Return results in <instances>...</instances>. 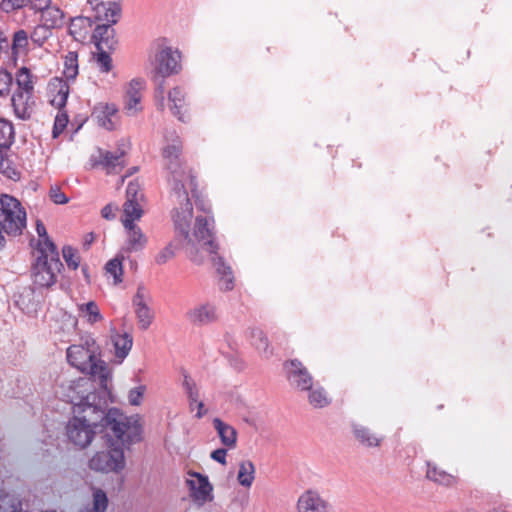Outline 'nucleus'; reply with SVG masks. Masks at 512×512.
I'll list each match as a JSON object with an SVG mask.
<instances>
[{
    "mask_svg": "<svg viewBox=\"0 0 512 512\" xmlns=\"http://www.w3.org/2000/svg\"><path fill=\"white\" fill-rule=\"evenodd\" d=\"M89 380L73 381L66 394L72 404L73 417L66 426L70 442L86 448L100 433L110 436V432L121 444H135L142 440V424L138 416H126L118 408H109L111 391L102 393L91 391Z\"/></svg>",
    "mask_w": 512,
    "mask_h": 512,
    "instance_id": "obj_1",
    "label": "nucleus"
},
{
    "mask_svg": "<svg viewBox=\"0 0 512 512\" xmlns=\"http://www.w3.org/2000/svg\"><path fill=\"white\" fill-rule=\"evenodd\" d=\"M181 152V142L176 140L164 147L162 155L168 171L167 182L170 188V197L174 203L179 204V207H176L172 214L175 230L185 240L191 242L189 232L193 206L188 196L187 185L192 195L195 196L197 183L192 171L183 166L180 159Z\"/></svg>",
    "mask_w": 512,
    "mask_h": 512,
    "instance_id": "obj_2",
    "label": "nucleus"
},
{
    "mask_svg": "<svg viewBox=\"0 0 512 512\" xmlns=\"http://www.w3.org/2000/svg\"><path fill=\"white\" fill-rule=\"evenodd\" d=\"M67 361L71 366L90 376L85 379L90 381L91 391L95 390L96 393H102L104 390L110 391L111 372L105 361L76 344L68 347Z\"/></svg>",
    "mask_w": 512,
    "mask_h": 512,
    "instance_id": "obj_3",
    "label": "nucleus"
},
{
    "mask_svg": "<svg viewBox=\"0 0 512 512\" xmlns=\"http://www.w3.org/2000/svg\"><path fill=\"white\" fill-rule=\"evenodd\" d=\"M193 237L197 242L202 243L203 248L212 256L211 261L224 282V286L221 287V289L225 291L232 290L234 287V277L231 267L227 265L223 257L219 256L217 253L219 246L214 240L213 216H196Z\"/></svg>",
    "mask_w": 512,
    "mask_h": 512,
    "instance_id": "obj_4",
    "label": "nucleus"
},
{
    "mask_svg": "<svg viewBox=\"0 0 512 512\" xmlns=\"http://www.w3.org/2000/svg\"><path fill=\"white\" fill-rule=\"evenodd\" d=\"M107 438L108 449L96 452L88 462L91 470L102 473H119L125 468V456L123 447L131 444H121L112 432Z\"/></svg>",
    "mask_w": 512,
    "mask_h": 512,
    "instance_id": "obj_5",
    "label": "nucleus"
},
{
    "mask_svg": "<svg viewBox=\"0 0 512 512\" xmlns=\"http://www.w3.org/2000/svg\"><path fill=\"white\" fill-rule=\"evenodd\" d=\"M180 52L171 47L162 48L156 55L155 74L153 76L157 88L155 98L159 109H164V84L165 78L177 74L181 70Z\"/></svg>",
    "mask_w": 512,
    "mask_h": 512,
    "instance_id": "obj_6",
    "label": "nucleus"
},
{
    "mask_svg": "<svg viewBox=\"0 0 512 512\" xmlns=\"http://www.w3.org/2000/svg\"><path fill=\"white\" fill-rule=\"evenodd\" d=\"M0 226L9 236L21 235L26 227V211L20 201L8 194L0 197Z\"/></svg>",
    "mask_w": 512,
    "mask_h": 512,
    "instance_id": "obj_7",
    "label": "nucleus"
},
{
    "mask_svg": "<svg viewBox=\"0 0 512 512\" xmlns=\"http://www.w3.org/2000/svg\"><path fill=\"white\" fill-rule=\"evenodd\" d=\"M63 269L60 258L54 254V259L47 255H38L32 265V279L34 285L40 288H49L57 281V274Z\"/></svg>",
    "mask_w": 512,
    "mask_h": 512,
    "instance_id": "obj_8",
    "label": "nucleus"
},
{
    "mask_svg": "<svg viewBox=\"0 0 512 512\" xmlns=\"http://www.w3.org/2000/svg\"><path fill=\"white\" fill-rule=\"evenodd\" d=\"M284 369L291 386L301 391L311 390L313 377L307 368L297 359L285 362Z\"/></svg>",
    "mask_w": 512,
    "mask_h": 512,
    "instance_id": "obj_9",
    "label": "nucleus"
},
{
    "mask_svg": "<svg viewBox=\"0 0 512 512\" xmlns=\"http://www.w3.org/2000/svg\"><path fill=\"white\" fill-rule=\"evenodd\" d=\"M93 24H116L121 17V7L116 2H98L93 8Z\"/></svg>",
    "mask_w": 512,
    "mask_h": 512,
    "instance_id": "obj_10",
    "label": "nucleus"
},
{
    "mask_svg": "<svg viewBox=\"0 0 512 512\" xmlns=\"http://www.w3.org/2000/svg\"><path fill=\"white\" fill-rule=\"evenodd\" d=\"M299 512H332V505L323 499L317 492L306 491L297 503Z\"/></svg>",
    "mask_w": 512,
    "mask_h": 512,
    "instance_id": "obj_11",
    "label": "nucleus"
},
{
    "mask_svg": "<svg viewBox=\"0 0 512 512\" xmlns=\"http://www.w3.org/2000/svg\"><path fill=\"white\" fill-rule=\"evenodd\" d=\"M115 24H97L93 35L92 40L96 46L97 50H114L118 43L115 36V29L113 28Z\"/></svg>",
    "mask_w": 512,
    "mask_h": 512,
    "instance_id": "obj_12",
    "label": "nucleus"
},
{
    "mask_svg": "<svg viewBox=\"0 0 512 512\" xmlns=\"http://www.w3.org/2000/svg\"><path fill=\"white\" fill-rule=\"evenodd\" d=\"M33 94L20 91H14L11 96V104L15 116L21 120H28L33 113Z\"/></svg>",
    "mask_w": 512,
    "mask_h": 512,
    "instance_id": "obj_13",
    "label": "nucleus"
},
{
    "mask_svg": "<svg viewBox=\"0 0 512 512\" xmlns=\"http://www.w3.org/2000/svg\"><path fill=\"white\" fill-rule=\"evenodd\" d=\"M126 233L125 244L122 251L126 253L138 252L145 248L147 237L136 224H123Z\"/></svg>",
    "mask_w": 512,
    "mask_h": 512,
    "instance_id": "obj_14",
    "label": "nucleus"
},
{
    "mask_svg": "<svg viewBox=\"0 0 512 512\" xmlns=\"http://www.w3.org/2000/svg\"><path fill=\"white\" fill-rule=\"evenodd\" d=\"M187 320L198 326L207 325L217 319L216 308L210 303L200 304L186 312Z\"/></svg>",
    "mask_w": 512,
    "mask_h": 512,
    "instance_id": "obj_15",
    "label": "nucleus"
},
{
    "mask_svg": "<svg viewBox=\"0 0 512 512\" xmlns=\"http://www.w3.org/2000/svg\"><path fill=\"white\" fill-rule=\"evenodd\" d=\"M192 476L196 477V480H187V485L193 499L202 502L210 500L213 488L208 481V477L197 472H194Z\"/></svg>",
    "mask_w": 512,
    "mask_h": 512,
    "instance_id": "obj_16",
    "label": "nucleus"
},
{
    "mask_svg": "<svg viewBox=\"0 0 512 512\" xmlns=\"http://www.w3.org/2000/svg\"><path fill=\"white\" fill-rule=\"evenodd\" d=\"M117 112L118 109L115 104L99 103L94 107L92 117L97 120L99 126L111 131L115 128V123L112 118Z\"/></svg>",
    "mask_w": 512,
    "mask_h": 512,
    "instance_id": "obj_17",
    "label": "nucleus"
},
{
    "mask_svg": "<svg viewBox=\"0 0 512 512\" xmlns=\"http://www.w3.org/2000/svg\"><path fill=\"white\" fill-rule=\"evenodd\" d=\"M145 82L143 79H132L128 85L125 96V109L133 111L134 113L141 110V90L144 88Z\"/></svg>",
    "mask_w": 512,
    "mask_h": 512,
    "instance_id": "obj_18",
    "label": "nucleus"
},
{
    "mask_svg": "<svg viewBox=\"0 0 512 512\" xmlns=\"http://www.w3.org/2000/svg\"><path fill=\"white\" fill-rule=\"evenodd\" d=\"M111 342L114 347L115 351V358L117 359V363H122L123 360L128 356L132 345H133V337L131 334L124 332V333H117L112 332L111 334Z\"/></svg>",
    "mask_w": 512,
    "mask_h": 512,
    "instance_id": "obj_19",
    "label": "nucleus"
},
{
    "mask_svg": "<svg viewBox=\"0 0 512 512\" xmlns=\"http://www.w3.org/2000/svg\"><path fill=\"white\" fill-rule=\"evenodd\" d=\"M352 431L355 439L366 448L380 446L383 437L377 436L370 428L361 424H352Z\"/></svg>",
    "mask_w": 512,
    "mask_h": 512,
    "instance_id": "obj_20",
    "label": "nucleus"
},
{
    "mask_svg": "<svg viewBox=\"0 0 512 512\" xmlns=\"http://www.w3.org/2000/svg\"><path fill=\"white\" fill-rule=\"evenodd\" d=\"M93 26V19L89 16H77L71 19L68 30L69 34L77 41L86 39Z\"/></svg>",
    "mask_w": 512,
    "mask_h": 512,
    "instance_id": "obj_21",
    "label": "nucleus"
},
{
    "mask_svg": "<svg viewBox=\"0 0 512 512\" xmlns=\"http://www.w3.org/2000/svg\"><path fill=\"white\" fill-rule=\"evenodd\" d=\"M212 423L214 429L218 433L221 443L228 448H234L237 443L236 429L222 421L220 418H214Z\"/></svg>",
    "mask_w": 512,
    "mask_h": 512,
    "instance_id": "obj_22",
    "label": "nucleus"
},
{
    "mask_svg": "<svg viewBox=\"0 0 512 512\" xmlns=\"http://www.w3.org/2000/svg\"><path fill=\"white\" fill-rule=\"evenodd\" d=\"M41 12V24L53 29L61 28L64 25V12L57 6H47Z\"/></svg>",
    "mask_w": 512,
    "mask_h": 512,
    "instance_id": "obj_23",
    "label": "nucleus"
},
{
    "mask_svg": "<svg viewBox=\"0 0 512 512\" xmlns=\"http://www.w3.org/2000/svg\"><path fill=\"white\" fill-rule=\"evenodd\" d=\"M13 78L16 82L15 91L34 93L36 76L30 71L29 68L25 66L19 68L15 73V77Z\"/></svg>",
    "mask_w": 512,
    "mask_h": 512,
    "instance_id": "obj_24",
    "label": "nucleus"
},
{
    "mask_svg": "<svg viewBox=\"0 0 512 512\" xmlns=\"http://www.w3.org/2000/svg\"><path fill=\"white\" fill-rule=\"evenodd\" d=\"M125 150L118 149L116 152L106 151L102 154L101 163L108 170V173L118 172L124 166Z\"/></svg>",
    "mask_w": 512,
    "mask_h": 512,
    "instance_id": "obj_25",
    "label": "nucleus"
},
{
    "mask_svg": "<svg viewBox=\"0 0 512 512\" xmlns=\"http://www.w3.org/2000/svg\"><path fill=\"white\" fill-rule=\"evenodd\" d=\"M15 140V131L13 124L5 119H0V152H6L10 149Z\"/></svg>",
    "mask_w": 512,
    "mask_h": 512,
    "instance_id": "obj_26",
    "label": "nucleus"
},
{
    "mask_svg": "<svg viewBox=\"0 0 512 512\" xmlns=\"http://www.w3.org/2000/svg\"><path fill=\"white\" fill-rule=\"evenodd\" d=\"M255 465L250 460H243L239 464L237 480L243 487H251L255 479Z\"/></svg>",
    "mask_w": 512,
    "mask_h": 512,
    "instance_id": "obj_27",
    "label": "nucleus"
},
{
    "mask_svg": "<svg viewBox=\"0 0 512 512\" xmlns=\"http://www.w3.org/2000/svg\"><path fill=\"white\" fill-rule=\"evenodd\" d=\"M30 37L24 29H19L13 34L12 44H10L11 54L17 57L21 53L28 52Z\"/></svg>",
    "mask_w": 512,
    "mask_h": 512,
    "instance_id": "obj_28",
    "label": "nucleus"
},
{
    "mask_svg": "<svg viewBox=\"0 0 512 512\" xmlns=\"http://www.w3.org/2000/svg\"><path fill=\"white\" fill-rule=\"evenodd\" d=\"M169 101L172 103L171 111L180 121L184 122V115L181 113V108L185 104V95L180 87L173 88L168 94Z\"/></svg>",
    "mask_w": 512,
    "mask_h": 512,
    "instance_id": "obj_29",
    "label": "nucleus"
},
{
    "mask_svg": "<svg viewBox=\"0 0 512 512\" xmlns=\"http://www.w3.org/2000/svg\"><path fill=\"white\" fill-rule=\"evenodd\" d=\"M251 343L265 357H269L272 354L269 340L261 329L254 328L251 330Z\"/></svg>",
    "mask_w": 512,
    "mask_h": 512,
    "instance_id": "obj_30",
    "label": "nucleus"
},
{
    "mask_svg": "<svg viewBox=\"0 0 512 512\" xmlns=\"http://www.w3.org/2000/svg\"><path fill=\"white\" fill-rule=\"evenodd\" d=\"M426 477L433 482L447 486L452 484L454 480L452 475L448 474L444 470L439 469L436 465L432 464L431 462H427Z\"/></svg>",
    "mask_w": 512,
    "mask_h": 512,
    "instance_id": "obj_31",
    "label": "nucleus"
},
{
    "mask_svg": "<svg viewBox=\"0 0 512 512\" xmlns=\"http://www.w3.org/2000/svg\"><path fill=\"white\" fill-rule=\"evenodd\" d=\"M124 219L123 224H135L136 220H139L143 214V210L140 206V202L126 200L123 205Z\"/></svg>",
    "mask_w": 512,
    "mask_h": 512,
    "instance_id": "obj_32",
    "label": "nucleus"
},
{
    "mask_svg": "<svg viewBox=\"0 0 512 512\" xmlns=\"http://www.w3.org/2000/svg\"><path fill=\"white\" fill-rule=\"evenodd\" d=\"M63 74L65 78L75 80L78 75V54L77 52L69 51L64 58V70Z\"/></svg>",
    "mask_w": 512,
    "mask_h": 512,
    "instance_id": "obj_33",
    "label": "nucleus"
},
{
    "mask_svg": "<svg viewBox=\"0 0 512 512\" xmlns=\"http://www.w3.org/2000/svg\"><path fill=\"white\" fill-rule=\"evenodd\" d=\"M0 173L10 180H20L21 173L13 162L5 156V152H0Z\"/></svg>",
    "mask_w": 512,
    "mask_h": 512,
    "instance_id": "obj_34",
    "label": "nucleus"
},
{
    "mask_svg": "<svg viewBox=\"0 0 512 512\" xmlns=\"http://www.w3.org/2000/svg\"><path fill=\"white\" fill-rule=\"evenodd\" d=\"M79 310L84 317H87V321L90 324L97 323L103 319L99 307L94 301H89L85 304L80 305Z\"/></svg>",
    "mask_w": 512,
    "mask_h": 512,
    "instance_id": "obj_35",
    "label": "nucleus"
},
{
    "mask_svg": "<svg viewBox=\"0 0 512 512\" xmlns=\"http://www.w3.org/2000/svg\"><path fill=\"white\" fill-rule=\"evenodd\" d=\"M52 36V30L43 24H39L34 27L30 40L37 47H42L44 43Z\"/></svg>",
    "mask_w": 512,
    "mask_h": 512,
    "instance_id": "obj_36",
    "label": "nucleus"
},
{
    "mask_svg": "<svg viewBox=\"0 0 512 512\" xmlns=\"http://www.w3.org/2000/svg\"><path fill=\"white\" fill-rule=\"evenodd\" d=\"M308 395L309 403L315 408H323L329 404V399L325 390L321 387H317L309 390Z\"/></svg>",
    "mask_w": 512,
    "mask_h": 512,
    "instance_id": "obj_37",
    "label": "nucleus"
},
{
    "mask_svg": "<svg viewBox=\"0 0 512 512\" xmlns=\"http://www.w3.org/2000/svg\"><path fill=\"white\" fill-rule=\"evenodd\" d=\"M122 258L118 256L109 260L105 265L106 272L111 274L114 278V283L118 284L123 281V266H122Z\"/></svg>",
    "mask_w": 512,
    "mask_h": 512,
    "instance_id": "obj_38",
    "label": "nucleus"
},
{
    "mask_svg": "<svg viewBox=\"0 0 512 512\" xmlns=\"http://www.w3.org/2000/svg\"><path fill=\"white\" fill-rule=\"evenodd\" d=\"M135 313L139 322V327L142 330H147L153 321V313L147 305H142L135 308Z\"/></svg>",
    "mask_w": 512,
    "mask_h": 512,
    "instance_id": "obj_39",
    "label": "nucleus"
},
{
    "mask_svg": "<svg viewBox=\"0 0 512 512\" xmlns=\"http://www.w3.org/2000/svg\"><path fill=\"white\" fill-rule=\"evenodd\" d=\"M62 256L67 264V266L72 269L76 270L80 265V255L74 247L70 245H65L62 248Z\"/></svg>",
    "mask_w": 512,
    "mask_h": 512,
    "instance_id": "obj_40",
    "label": "nucleus"
},
{
    "mask_svg": "<svg viewBox=\"0 0 512 512\" xmlns=\"http://www.w3.org/2000/svg\"><path fill=\"white\" fill-rule=\"evenodd\" d=\"M69 95V85L66 82H59L57 94L51 100V104L61 111L65 107Z\"/></svg>",
    "mask_w": 512,
    "mask_h": 512,
    "instance_id": "obj_41",
    "label": "nucleus"
},
{
    "mask_svg": "<svg viewBox=\"0 0 512 512\" xmlns=\"http://www.w3.org/2000/svg\"><path fill=\"white\" fill-rule=\"evenodd\" d=\"M37 251L38 255L44 254L51 259H54V254L59 257L57 247L49 236L39 239Z\"/></svg>",
    "mask_w": 512,
    "mask_h": 512,
    "instance_id": "obj_42",
    "label": "nucleus"
},
{
    "mask_svg": "<svg viewBox=\"0 0 512 512\" xmlns=\"http://www.w3.org/2000/svg\"><path fill=\"white\" fill-rule=\"evenodd\" d=\"M110 50H97L95 61L102 73H108L112 70V58L109 54Z\"/></svg>",
    "mask_w": 512,
    "mask_h": 512,
    "instance_id": "obj_43",
    "label": "nucleus"
},
{
    "mask_svg": "<svg viewBox=\"0 0 512 512\" xmlns=\"http://www.w3.org/2000/svg\"><path fill=\"white\" fill-rule=\"evenodd\" d=\"M13 76L4 68H0V98H6L10 95L13 84Z\"/></svg>",
    "mask_w": 512,
    "mask_h": 512,
    "instance_id": "obj_44",
    "label": "nucleus"
},
{
    "mask_svg": "<svg viewBox=\"0 0 512 512\" xmlns=\"http://www.w3.org/2000/svg\"><path fill=\"white\" fill-rule=\"evenodd\" d=\"M108 506V498L106 493L101 489L93 492V511L105 512Z\"/></svg>",
    "mask_w": 512,
    "mask_h": 512,
    "instance_id": "obj_45",
    "label": "nucleus"
},
{
    "mask_svg": "<svg viewBox=\"0 0 512 512\" xmlns=\"http://www.w3.org/2000/svg\"><path fill=\"white\" fill-rule=\"evenodd\" d=\"M146 391L145 385H140L138 387L130 389L128 393V401L132 406H139L142 402L143 395Z\"/></svg>",
    "mask_w": 512,
    "mask_h": 512,
    "instance_id": "obj_46",
    "label": "nucleus"
},
{
    "mask_svg": "<svg viewBox=\"0 0 512 512\" xmlns=\"http://www.w3.org/2000/svg\"><path fill=\"white\" fill-rule=\"evenodd\" d=\"M175 256V252L171 243L165 246L159 253L155 256V262L158 265H164L169 260H171Z\"/></svg>",
    "mask_w": 512,
    "mask_h": 512,
    "instance_id": "obj_47",
    "label": "nucleus"
},
{
    "mask_svg": "<svg viewBox=\"0 0 512 512\" xmlns=\"http://www.w3.org/2000/svg\"><path fill=\"white\" fill-rule=\"evenodd\" d=\"M126 198V200L136 202H140V200H142L143 195L140 193V185L137 182L131 181L128 183L126 188Z\"/></svg>",
    "mask_w": 512,
    "mask_h": 512,
    "instance_id": "obj_48",
    "label": "nucleus"
},
{
    "mask_svg": "<svg viewBox=\"0 0 512 512\" xmlns=\"http://www.w3.org/2000/svg\"><path fill=\"white\" fill-rule=\"evenodd\" d=\"M77 345L89 350L90 353L94 354L97 357L100 355V347L91 335L83 336L81 338V343Z\"/></svg>",
    "mask_w": 512,
    "mask_h": 512,
    "instance_id": "obj_49",
    "label": "nucleus"
},
{
    "mask_svg": "<svg viewBox=\"0 0 512 512\" xmlns=\"http://www.w3.org/2000/svg\"><path fill=\"white\" fill-rule=\"evenodd\" d=\"M68 115L65 112L59 111L54 122L53 127V136L57 137L60 133L64 131L68 124Z\"/></svg>",
    "mask_w": 512,
    "mask_h": 512,
    "instance_id": "obj_50",
    "label": "nucleus"
},
{
    "mask_svg": "<svg viewBox=\"0 0 512 512\" xmlns=\"http://www.w3.org/2000/svg\"><path fill=\"white\" fill-rule=\"evenodd\" d=\"M49 196L55 204H66L69 201V198L58 186H52L50 188Z\"/></svg>",
    "mask_w": 512,
    "mask_h": 512,
    "instance_id": "obj_51",
    "label": "nucleus"
},
{
    "mask_svg": "<svg viewBox=\"0 0 512 512\" xmlns=\"http://www.w3.org/2000/svg\"><path fill=\"white\" fill-rule=\"evenodd\" d=\"M27 6V0H2L1 8L5 12L21 9Z\"/></svg>",
    "mask_w": 512,
    "mask_h": 512,
    "instance_id": "obj_52",
    "label": "nucleus"
},
{
    "mask_svg": "<svg viewBox=\"0 0 512 512\" xmlns=\"http://www.w3.org/2000/svg\"><path fill=\"white\" fill-rule=\"evenodd\" d=\"M182 387L185 391L186 396L191 393L192 391L196 390L198 388L195 380L185 371H182Z\"/></svg>",
    "mask_w": 512,
    "mask_h": 512,
    "instance_id": "obj_53",
    "label": "nucleus"
},
{
    "mask_svg": "<svg viewBox=\"0 0 512 512\" xmlns=\"http://www.w3.org/2000/svg\"><path fill=\"white\" fill-rule=\"evenodd\" d=\"M52 0H27V6L35 12H40L51 4Z\"/></svg>",
    "mask_w": 512,
    "mask_h": 512,
    "instance_id": "obj_54",
    "label": "nucleus"
},
{
    "mask_svg": "<svg viewBox=\"0 0 512 512\" xmlns=\"http://www.w3.org/2000/svg\"><path fill=\"white\" fill-rule=\"evenodd\" d=\"M144 291H145V288L143 285L138 286L137 292L134 295L133 300H132V303L135 308L140 307L142 305H146V303L144 302Z\"/></svg>",
    "mask_w": 512,
    "mask_h": 512,
    "instance_id": "obj_55",
    "label": "nucleus"
},
{
    "mask_svg": "<svg viewBox=\"0 0 512 512\" xmlns=\"http://www.w3.org/2000/svg\"><path fill=\"white\" fill-rule=\"evenodd\" d=\"M226 455H227V451L226 449L224 448H218L216 450H214L212 453H211V458L222 464V465H225L226 464Z\"/></svg>",
    "mask_w": 512,
    "mask_h": 512,
    "instance_id": "obj_56",
    "label": "nucleus"
},
{
    "mask_svg": "<svg viewBox=\"0 0 512 512\" xmlns=\"http://www.w3.org/2000/svg\"><path fill=\"white\" fill-rule=\"evenodd\" d=\"M101 216L107 220H112L115 218L114 209L111 204L105 205L101 210Z\"/></svg>",
    "mask_w": 512,
    "mask_h": 512,
    "instance_id": "obj_57",
    "label": "nucleus"
},
{
    "mask_svg": "<svg viewBox=\"0 0 512 512\" xmlns=\"http://www.w3.org/2000/svg\"><path fill=\"white\" fill-rule=\"evenodd\" d=\"M199 397H200L199 388H197L196 390L192 391L191 393H189L187 395V399L189 402V408L191 410L194 409V404L199 401Z\"/></svg>",
    "mask_w": 512,
    "mask_h": 512,
    "instance_id": "obj_58",
    "label": "nucleus"
},
{
    "mask_svg": "<svg viewBox=\"0 0 512 512\" xmlns=\"http://www.w3.org/2000/svg\"><path fill=\"white\" fill-rule=\"evenodd\" d=\"M10 49V42L4 33L0 32V54L7 53Z\"/></svg>",
    "mask_w": 512,
    "mask_h": 512,
    "instance_id": "obj_59",
    "label": "nucleus"
},
{
    "mask_svg": "<svg viewBox=\"0 0 512 512\" xmlns=\"http://www.w3.org/2000/svg\"><path fill=\"white\" fill-rule=\"evenodd\" d=\"M36 232L39 236V239H42V238L48 236L45 225L39 220L36 223Z\"/></svg>",
    "mask_w": 512,
    "mask_h": 512,
    "instance_id": "obj_60",
    "label": "nucleus"
},
{
    "mask_svg": "<svg viewBox=\"0 0 512 512\" xmlns=\"http://www.w3.org/2000/svg\"><path fill=\"white\" fill-rule=\"evenodd\" d=\"M194 407L197 408V413L195 416L198 419H201L207 413V410L204 409V403L200 400L194 404Z\"/></svg>",
    "mask_w": 512,
    "mask_h": 512,
    "instance_id": "obj_61",
    "label": "nucleus"
},
{
    "mask_svg": "<svg viewBox=\"0 0 512 512\" xmlns=\"http://www.w3.org/2000/svg\"><path fill=\"white\" fill-rule=\"evenodd\" d=\"M195 205L197 209L205 212L206 214H209L211 212L210 207H206L204 200H200L198 197L195 201Z\"/></svg>",
    "mask_w": 512,
    "mask_h": 512,
    "instance_id": "obj_62",
    "label": "nucleus"
},
{
    "mask_svg": "<svg viewBox=\"0 0 512 512\" xmlns=\"http://www.w3.org/2000/svg\"><path fill=\"white\" fill-rule=\"evenodd\" d=\"M93 240H94L93 233H89L88 235H86V238H85V241H84V247L86 249H88L89 246L91 245V243L93 242Z\"/></svg>",
    "mask_w": 512,
    "mask_h": 512,
    "instance_id": "obj_63",
    "label": "nucleus"
},
{
    "mask_svg": "<svg viewBox=\"0 0 512 512\" xmlns=\"http://www.w3.org/2000/svg\"><path fill=\"white\" fill-rule=\"evenodd\" d=\"M81 271H82L83 276L85 277L86 281L89 282L90 281V275H89V271H88L87 265H83L81 267Z\"/></svg>",
    "mask_w": 512,
    "mask_h": 512,
    "instance_id": "obj_64",
    "label": "nucleus"
}]
</instances>
